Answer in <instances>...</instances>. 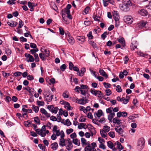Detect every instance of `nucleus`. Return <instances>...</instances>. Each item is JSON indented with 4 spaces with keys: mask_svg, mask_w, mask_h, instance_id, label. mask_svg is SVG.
Returning <instances> with one entry per match:
<instances>
[{
    "mask_svg": "<svg viewBox=\"0 0 151 151\" xmlns=\"http://www.w3.org/2000/svg\"><path fill=\"white\" fill-rule=\"evenodd\" d=\"M34 56L35 57V61L38 62L39 61V58L38 54L37 53L35 54L34 55Z\"/></svg>",
    "mask_w": 151,
    "mask_h": 151,
    "instance_id": "nucleus-51",
    "label": "nucleus"
},
{
    "mask_svg": "<svg viewBox=\"0 0 151 151\" xmlns=\"http://www.w3.org/2000/svg\"><path fill=\"white\" fill-rule=\"evenodd\" d=\"M97 97L100 99H101L104 96L103 94L101 91H99L97 94Z\"/></svg>",
    "mask_w": 151,
    "mask_h": 151,
    "instance_id": "nucleus-38",
    "label": "nucleus"
},
{
    "mask_svg": "<svg viewBox=\"0 0 151 151\" xmlns=\"http://www.w3.org/2000/svg\"><path fill=\"white\" fill-rule=\"evenodd\" d=\"M81 90V88L78 86H76L74 89L75 91L78 93H79V91H80Z\"/></svg>",
    "mask_w": 151,
    "mask_h": 151,
    "instance_id": "nucleus-64",
    "label": "nucleus"
},
{
    "mask_svg": "<svg viewBox=\"0 0 151 151\" xmlns=\"http://www.w3.org/2000/svg\"><path fill=\"white\" fill-rule=\"evenodd\" d=\"M40 111L41 113L44 115L47 118H48L50 117V114L48 113L47 111L45 110V109L42 108L40 109Z\"/></svg>",
    "mask_w": 151,
    "mask_h": 151,
    "instance_id": "nucleus-12",
    "label": "nucleus"
},
{
    "mask_svg": "<svg viewBox=\"0 0 151 151\" xmlns=\"http://www.w3.org/2000/svg\"><path fill=\"white\" fill-rule=\"evenodd\" d=\"M79 108L80 110L81 111H82L84 113H87V111L86 110V109L84 106H80Z\"/></svg>",
    "mask_w": 151,
    "mask_h": 151,
    "instance_id": "nucleus-58",
    "label": "nucleus"
},
{
    "mask_svg": "<svg viewBox=\"0 0 151 151\" xmlns=\"http://www.w3.org/2000/svg\"><path fill=\"white\" fill-rule=\"evenodd\" d=\"M24 24L22 20H20L19 22V24L18 27V28H21L23 25Z\"/></svg>",
    "mask_w": 151,
    "mask_h": 151,
    "instance_id": "nucleus-63",
    "label": "nucleus"
},
{
    "mask_svg": "<svg viewBox=\"0 0 151 151\" xmlns=\"http://www.w3.org/2000/svg\"><path fill=\"white\" fill-rule=\"evenodd\" d=\"M87 126H86V124L81 123L79 124L78 128L79 129H81L83 128L85 129L87 128Z\"/></svg>",
    "mask_w": 151,
    "mask_h": 151,
    "instance_id": "nucleus-27",
    "label": "nucleus"
},
{
    "mask_svg": "<svg viewBox=\"0 0 151 151\" xmlns=\"http://www.w3.org/2000/svg\"><path fill=\"white\" fill-rule=\"evenodd\" d=\"M63 138L64 137H60V139L59 144L61 146H63L65 145V140Z\"/></svg>",
    "mask_w": 151,
    "mask_h": 151,
    "instance_id": "nucleus-29",
    "label": "nucleus"
},
{
    "mask_svg": "<svg viewBox=\"0 0 151 151\" xmlns=\"http://www.w3.org/2000/svg\"><path fill=\"white\" fill-rule=\"evenodd\" d=\"M122 103L124 104H127L129 101V99H125L124 97H122Z\"/></svg>",
    "mask_w": 151,
    "mask_h": 151,
    "instance_id": "nucleus-47",
    "label": "nucleus"
},
{
    "mask_svg": "<svg viewBox=\"0 0 151 151\" xmlns=\"http://www.w3.org/2000/svg\"><path fill=\"white\" fill-rule=\"evenodd\" d=\"M132 5V3L129 0H123L122 5L121 9L125 12L128 11L129 10V7Z\"/></svg>",
    "mask_w": 151,
    "mask_h": 151,
    "instance_id": "nucleus-1",
    "label": "nucleus"
},
{
    "mask_svg": "<svg viewBox=\"0 0 151 151\" xmlns=\"http://www.w3.org/2000/svg\"><path fill=\"white\" fill-rule=\"evenodd\" d=\"M45 52L43 54L46 57H48L49 55L50 52L47 50H45L44 51Z\"/></svg>",
    "mask_w": 151,
    "mask_h": 151,
    "instance_id": "nucleus-57",
    "label": "nucleus"
},
{
    "mask_svg": "<svg viewBox=\"0 0 151 151\" xmlns=\"http://www.w3.org/2000/svg\"><path fill=\"white\" fill-rule=\"evenodd\" d=\"M34 121L35 122L37 123V124H40V120L37 117H35L34 118Z\"/></svg>",
    "mask_w": 151,
    "mask_h": 151,
    "instance_id": "nucleus-60",
    "label": "nucleus"
},
{
    "mask_svg": "<svg viewBox=\"0 0 151 151\" xmlns=\"http://www.w3.org/2000/svg\"><path fill=\"white\" fill-rule=\"evenodd\" d=\"M115 130L119 134H122L123 132V130L121 127L119 128V127H117L116 128H115Z\"/></svg>",
    "mask_w": 151,
    "mask_h": 151,
    "instance_id": "nucleus-24",
    "label": "nucleus"
},
{
    "mask_svg": "<svg viewBox=\"0 0 151 151\" xmlns=\"http://www.w3.org/2000/svg\"><path fill=\"white\" fill-rule=\"evenodd\" d=\"M38 51V49L37 48H36L35 49H32L30 50V52L32 54H35V52Z\"/></svg>",
    "mask_w": 151,
    "mask_h": 151,
    "instance_id": "nucleus-62",
    "label": "nucleus"
},
{
    "mask_svg": "<svg viewBox=\"0 0 151 151\" xmlns=\"http://www.w3.org/2000/svg\"><path fill=\"white\" fill-rule=\"evenodd\" d=\"M137 43L136 41H133L131 43L130 46L131 49L132 50H134L135 49L137 48Z\"/></svg>",
    "mask_w": 151,
    "mask_h": 151,
    "instance_id": "nucleus-20",
    "label": "nucleus"
},
{
    "mask_svg": "<svg viewBox=\"0 0 151 151\" xmlns=\"http://www.w3.org/2000/svg\"><path fill=\"white\" fill-rule=\"evenodd\" d=\"M76 100V102L80 104L84 105L88 102V99L86 97H82V98L80 99H77Z\"/></svg>",
    "mask_w": 151,
    "mask_h": 151,
    "instance_id": "nucleus-5",
    "label": "nucleus"
},
{
    "mask_svg": "<svg viewBox=\"0 0 151 151\" xmlns=\"http://www.w3.org/2000/svg\"><path fill=\"white\" fill-rule=\"evenodd\" d=\"M85 37L84 36H78L76 37L77 42L80 43L82 44L85 41Z\"/></svg>",
    "mask_w": 151,
    "mask_h": 151,
    "instance_id": "nucleus-15",
    "label": "nucleus"
},
{
    "mask_svg": "<svg viewBox=\"0 0 151 151\" xmlns=\"http://www.w3.org/2000/svg\"><path fill=\"white\" fill-rule=\"evenodd\" d=\"M58 114H59V115H62L63 114L65 116H66V113H65L61 109H59Z\"/></svg>",
    "mask_w": 151,
    "mask_h": 151,
    "instance_id": "nucleus-42",
    "label": "nucleus"
},
{
    "mask_svg": "<svg viewBox=\"0 0 151 151\" xmlns=\"http://www.w3.org/2000/svg\"><path fill=\"white\" fill-rule=\"evenodd\" d=\"M73 109V107L70 106L69 103L67 102V110H70Z\"/></svg>",
    "mask_w": 151,
    "mask_h": 151,
    "instance_id": "nucleus-54",
    "label": "nucleus"
},
{
    "mask_svg": "<svg viewBox=\"0 0 151 151\" xmlns=\"http://www.w3.org/2000/svg\"><path fill=\"white\" fill-rule=\"evenodd\" d=\"M107 146L110 148L113 149L114 147L113 143L111 141H109L107 142Z\"/></svg>",
    "mask_w": 151,
    "mask_h": 151,
    "instance_id": "nucleus-34",
    "label": "nucleus"
},
{
    "mask_svg": "<svg viewBox=\"0 0 151 151\" xmlns=\"http://www.w3.org/2000/svg\"><path fill=\"white\" fill-rule=\"evenodd\" d=\"M92 148L91 146H86L85 148V151H91Z\"/></svg>",
    "mask_w": 151,
    "mask_h": 151,
    "instance_id": "nucleus-49",
    "label": "nucleus"
},
{
    "mask_svg": "<svg viewBox=\"0 0 151 151\" xmlns=\"http://www.w3.org/2000/svg\"><path fill=\"white\" fill-rule=\"evenodd\" d=\"M38 146L40 149L43 151H45L46 147L45 146L43 145L42 144H39Z\"/></svg>",
    "mask_w": 151,
    "mask_h": 151,
    "instance_id": "nucleus-43",
    "label": "nucleus"
},
{
    "mask_svg": "<svg viewBox=\"0 0 151 151\" xmlns=\"http://www.w3.org/2000/svg\"><path fill=\"white\" fill-rule=\"evenodd\" d=\"M87 36L89 39H92L93 38L92 35V32L91 31H90L89 32L88 34L87 35Z\"/></svg>",
    "mask_w": 151,
    "mask_h": 151,
    "instance_id": "nucleus-52",
    "label": "nucleus"
},
{
    "mask_svg": "<svg viewBox=\"0 0 151 151\" xmlns=\"http://www.w3.org/2000/svg\"><path fill=\"white\" fill-rule=\"evenodd\" d=\"M116 91L120 93L122 91V90L121 86L119 85H117L116 86Z\"/></svg>",
    "mask_w": 151,
    "mask_h": 151,
    "instance_id": "nucleus-41",
    "label": "nucleus"
},
{
    "mask_svg": "<svg viewBox=\"0 0 151 151\" xmlns=\"http://www.w3.org/2000/svg\"><path fill=\"white\" fill-rule=\"evenodd\" d=\"M70 35V33L67 32V40L69 44L70 45H73L74 42V40Z\"/></svg>",
    "mask_w": 151,
    "mask_h": 151,
    "instance_id": "nucleus-9",
    "label": "nucleus"
},
{
    "mask_svg": "<svg viewBox=\"0 0 151 151\" xmlns=\"http://www.w3.org/2000/svg\"><path fill=\"white\" fill-rule=\"evenodd\" d=\"M51 146V148L54 150H56L58 147V144L56 142L52 144Z\"/></svg>",
    "mask_w": 151,
    "mask_h": 151,
    "instance_id": "nucleus-23",
    "label": "nucleus"
},
{
    "mask_svg": "<svg viewBox=\"0 0 151 151\" xmlns=\"http://www.w3.org/2000/svg\"><path fill=\"white\" fill-rule=\"evenodd\" d=\"M138 14L142 16H147L148 14V13L147 11L144 9H142L138 12Z\"/></svg>",
    "mask_w": 151,
    "mask_h": 151,
    "instance_id": "nucleus-11",
    "label": "nucleus"
},
{
    "mask_svg": "<svg viewBox=\"0 0 151 151\" xmlns=\"http://www.w3.org/2000/svg\"><path fill=\"white\" fill-rule=\"evenodd\" d=\"M73 142L76 145L79 146L80 145V141L77 138L73 139Z\"/></svg>",
    "mask_w": 151,
    "mask_h": 151,
    "instance_id": "nucleus-26",
    "label": "nucleus"
},
{
    "mask_svg": "<svg viewBox=\"0 0 151 151\" xmlns=\"http://www.w3.org/2000/svg\"><path fill=\"white\" fill-rule=\"evenodd\" d=\"M121 120L119 119L117 117L113 118L112 122L115 124H119L121 123Z\"/></svg>",
    "mask_w": 151,
    "mask_h": 151,
    "instance_id": "nucleus-21",
    "label": "nucleus"
},
{
    "mask_svg": "<svg viewBox=\"0 0 151 151\" xmlns=\"http://www.w3.org/2000/svg\"><path fill=\"white\" fill-rule=\"evenodd\" d=\"M61 14L62 15L63 21V22H64L65 23L66 22V8H65L64 9L62 10V12H61Z\"/></svg>",
    "mask_w": 151,
    "mask_h": 151,
    "instance_id": "nucleus-13",
    "label": "nucleus"
},
{
    "mask_svg": "<svg viewBox=\"0 0 151 151\" xmlns=\"http://www.w3.org/2000/svg\"><path fill=\"white\" fill-rule=\"evenodd\" d=\"M86 70L85 69V68H82L81 70L80 71H78V73H77V74L78 75V76H82L83 75L84 73L85 72Z\"/></svg>",
    "mask_w": 151,
    "mask_h": 151,
    "instance_id": "nucleus-28",
    "label": "nucleus"
},
{
    "mask_svg": "<svg viewBox=\"0 0 151 151\" xmlns=\"http://www.w3.org/2000/svg\"><path fill=\"white\" fill-rule=\"evenodd\" d=\"M99 72L100 73L101 75L105 77L106 78H108V75L103 69H100L99 70Z\"/></svg>",
    "mask_w": 151,
    "mask_h": 151,
    "instance_id": "nucleus-25",
    "label": "nucleus"
},
{
    "mask_svg": "<svg viewBox=\"0 0 151 151\" xmlns=\"http://www.w3.org/2000/svg\"><path fill=\"white\" fill-rule=\"evenodd\" d=\"M47 108L51 112L54 114L57 113L58 110V107H55L53 105H48Z\"/></svg>",
    "mask_w": 151,
    "mask_h": 151,
    "instance_id": "nucleus-7",
    "label": "nucleus"
},
{
    "mask_svg": "<svg viewBox=\"0 0 151 151\" xmlns=\"http://www.w3.org/2000/svg\"><path fill=\"white\" fill-rule=\"evenodd\" d=\"M113 18L115 20H119L120 17L117 11H113L112 12Z\"/></svg>",
    "mask_w": 151,
    "mask_h": 151,
    "instance_id": "nucleus-10",
    "label": "nucleus"
},
{
    "mask_svg": "<svg viewBox=\"0 0 151 151\" xmlns=\"http://www.w3.org/2000/svg\"><path fill=\"white\" fill-rule=\"evenodd\" d=\"M7 24L11 27H14L17 25L18 23L16 22L12 21L10 22H7Z\"/></svg>",
    "mask_w": 151,
    "mask_h": 151,
    "instance_id": "nucleus-19",
    "label": "nucleus"
},
{
    "mask_svg": "<svg viewBox=\"0 0 151 151\" xmlns=\"http://www.w3.org/2000/svg\"><path fill=\"white\" fill-rule=\"evenodd\" d=\"M6 53L8 55H10L11 54V50L9 49H7L5 50Z\"/></svg>",
    "mask_w": 151,
    "mask_h": 151,
    "instance_id": "nucleus-61",
    "label": "nucleus"
},
{
    "mask_svg": "<svg viewBox=\"0 0 151 151\" xmlns=\"http://www.w3.org/2000/svg\"><path fill=\"white\" fill-rule=\"evenodd\" d=\"M93 17L95 21H99L100 20V17L99 16H98L97 15H93Z\"/></svg>",
    "mask_w": 151,
    "mask_h": 151,
    "instance_id": "nucleus-46",
    "label": "nucleus"
},
{
    "mask_svg": "<svg viewBox=\"0 0 151 151\" xmlns=\"http://www.w3.org/2000/svg\"><path fill=\"white\" fill-rule=\"evenodd\" d=\"M110 127L107 126H104L103 127V129L104 131L106 132H108L110 130Z\"/></svg>",
    "mask_w": 151,
    "mask_h": 151,
    "instance_id": "nucleus-39",
    "label": "nucleus"
},
{
    "mask_svg": "<svg viewBox=\"0 0 151 151\" xmlns=\"http://www.w3.org/2000/svg\"><path fill=\"white\" fill-rule=\"evenodd\" d=\"M115 116V114L114 112L109 114L108 116V119L110 122H112L113 120L112 119Z\"/></svg>",
    "mask_w": 151,
    "mask_h": 151,
    "instance_id": "nucleus-18",
    "label": "nucleus"
},
{
    "mask_svg": "<svg viewBox=\"0 0 151 151\" xmlns=\"http://www.w3.org/2000/svg\"><path fill=\"white\" fill-rule=\"evenodd\" d=\"M137 124L134 122L132 123L131 124V127L132 128L131 129V131L133 133H134L135 131L134 128L137 127Z\"/></svg>",
    "mask_w": 151,
    "mask_h": 151,
    "instance_id": "nucleus-22",
    "label": "nucleus"
},
{
    "mask_svg": "<svg viewBox=\"0 0 151 151\" xmlns=\"http://www.w3.org/2000/svg\"><path fill=\"white\" fill-rule=\"evenodd\" d=\"M108 134L110 137L112 138H114L115 137L114 133L113 132H110Z\"/></svg>",
    "mask_w": 151,
    "mask_h": 151,
    "instance_id": "nucleus-59",
    "label": "nucleus"
},
{
    "mask_svg": "<svg viewBox=\"0 0 151 151\" xmlns=\"http://www.w3.org/2000/svg\"><path fill=\"white\" fill-rule=\"evenodd\" d=\"M24 55L25 57L26 58L25 59V60L27 61V62H32L34 61L35 59L34 58L33 56L29 54L25 53L24 54Z\"/></svg>",
    "mask_w": 151,
    "mask_h": 151,
    "instance_id": "nucleus-4",
    "label": "nucleus"
},
{
    "mask_svg": "<svg viewBox=\"0 0 151 151\" xmlns=\"http://www.w3.org/2000/svg\"><path fill=\"white\" fill-rule=\"evenodd\" d=\"M81 140L82 146L84 147L86 142V140L84 138H82L81 139Z\"/></svg>",
    "mask_w": 151,
    "mask_h": 151,
    "instance_id": "nucleus-44",
    "label": "nucleus"
},
{
    "mask_svg": "<svg viewBox=\"0 0 151 151\" xmlns=\"http://www.w3.org/2000/svg\"><path fill=\"white\" fill-rule=\"evenodd\" d=\"M22 73L21 72L17 71L14 73V75L16 77L20 76L22 74Z\"/></svg>",
    "mask_w": 151,
    "mask_h": 151,
    "instance_id": "nucleus-50",
    "label": "nucleus"
},
{
    "mask_svg": "<svg viewBox=\"0 0 151 151\" xmlns=\"http://www.w3.org/2000/svg\"><path fill=\"white\" fill-rule=\"evenodd\" d=\"M68 141V142L67 144V149L70 151V150L73 148V145L72 144V143L70 141V139L69 138L68 139L67 141Z\"/></svg>",
    "mask_w": 151,
    "mask_h": 151,
    "instance_id": "nucleus-14",
    "label": "nucleus"
},
{
    "mask_svg": "<svg viewBox=\"0 0 151 151\" xmlns=\"http://www.w3.org/2000/svg\"><path fill=\"white\" fill-rule=\"evenodd\" d=\"M118 42L121 44L122 47H124L125 46V42L124 38L123 37H120L117 39Z\"/></svg>",
    "mask_w": 151,
    "mask_h": 151,
    "instance_id": "nucleus-16",
    "label": "nucleus"
},
{
    "mask_svg": "<svg viewBox=\"0 0 151 151\" xmlns=\"http://www.w3.org/2000/svg\"><path fill=\"white\" fill-rule=\"evenodd\" d=\"M145 140L143 138H139L137 141V147L139 151H141L145 146Z\"/></svg>",
    "mask_w": 151,
    "mask_h": 151,
    "instance_id": "nucleus-2",
    "label": "nucleus"
},
{
    "mask_svg": "<svg viewBox=\"0 0 151 151\" xmlns=\"http://www.w3.org/2000/svg\"><path fill=\"white\" fill-rule=\"evenodd\" d=\"M99 91V90H95L94 88H91L90 90V92L93 95L95 96H96L97 95V94Z\"/></svg>",
    "mask_w": 151,
    "mask_h": 151,
    "instance_id": "nucleus-30",
    "label": "nucleus"
},
{
    "mask_svg": "<svg viewBox=\"0 0 151 151\" xmlns=\"http://www.w3.org/2000/svg\"><path fill=\"white\" fill-rule=\"evenodd\" d=\"M36 132L38 134L43 137L45 136L46 134H47L49 133V131L48 130H47L45 131L40 130V129H37L36 130Z\"/></svg>",
    "mask_w": 151,
    "mask_h": 151,
    "instance_id": "nucleus-6",
    "label": "nucleus"
},
{
    "mask_svg": "<svg viewBox=\"0 0 151 151\" xmlns=\"http://www.w3.org/2000/svg\"><path fill=\"white\" fill-rule=\"evenodd\" d=\"M137 53L138 55L143 57H145L147 55V54H144L141 52H137Z\"/></svg>",
    "mask_w": 151,
    "mask_h": 151,
    "instance_id": "nucleus-48",
    "label": "nucleus"
},
{
    "mask_svg": "<svg viewBox=\"0 0 151 151\" xmlns=\"http://www.w3.org/2000/svg\"><path fill=\"white\" fill-rule=\"evenodd\" d=\"M106 132L104 131L103 129L100 130V134L102 137L105 138L106 137Z\"/></svg>",
    "mask_w": 151,
    "mask_h": 151,
    "instance_id": "nucleus-37",
    "label": "nucleus"
},
{
    "mask_svg": "<svg viewBox=\"0 0 151 151\" xmlns=\"http://www.w3.org/2000/svg\"><path fill=\"white\" fill-rule=\"evenodd\" d=\"M37 103L38 105L40 106H43L44 105V102L42 101H37Z\"/></svg>",
    "mask_w": 151,
    "mask_h": 151,
    "instance_id": "nucleus-53",
    "label": "nucleus"
},
{
    "mask_svg": "<svg viewBox=\"0 0 151 151\" xmlns=\"http://www.w3.org/2000/svg\"><path fill=\"white\" fill-rule=\"evenodd\" d=\"M89 43L94 48L98 49V47L97 46L96 44L94 41H91L89 42Z\"/></svg>",
    "mask_w": 151,
    "mask_h": 151,
    "instance_id": "nucleus-31",
    "label": "nucleus"
},
{
    "mask_svg": "<svg viewBox=\"0 0 151 151\" xmlns=\"http://www.w3.org/2000/svg\"><path fill=\"white\" fill-rule=\"evenodd\" d=\"M61 70L63 71H64L66 68V65L63 64L60 67Z\"/></svg>",
    "mask_w": 151,
    "mask_h": 151,
    "instance_id": "nucleus-55",
    "label": "nucleus"
},
{
    "mask_svg": "<svg viewBox=\"0 0 151 151\" xmlns=\"http://www.w3.org/2000/svg\"><path fill=\"white\" fill-rule=\"evenodd\" d=\"M52 131L57 136H60V137H64L65 134L63 131H60L56 126H55L52 129Z\"/></svg>",
    "mask_w": 151,
    "mask_h": 151,
    "instance_id": "nucleus-3",
    "label": "nucleus"
},
{
    "mask_svg": "<svg viewBox=\"0 0 151 151\" xmlns=\"http://www.w3.org/2000/svg\"><path fill=\"white\" fill-rule=\"evenodd\" d=\"M147 24V22L146 21L142 20L139 22L137 25L139 28H142V27H145Z\"/></svg>",
    "mask_w": 151,
    "mask_h": 151,
    "instance_id": "nucleus-17",
    "label": "nucleus"
},
{
    "mask_svg": "<svg viewBox=\"0 0 151 151\" xmlns=\"http://www.w3.org/2000/svg\"><path fill=\"white\" fill-rule=\"evenodd\" d=\"M32 108L33 110L36 113H37L39 111V108L37 106H35L34 105H32Z\"/></svg>",
    "mask_w": 151,
    "mask_h": 151,
    "instance_id": "nucleus-36",
    "label": "nucleus"
},
{
    "mask_svg": "<svg viewBox=\"0 0 151 151\" xmlns=\"http://www.w3.org/2000/svg\"><path fill=\"white\" fill-rule=\"evenodd\" d=\"M113 110V107L111 106H110L108 108L106 109V111L107 113H109V114H110L113 112H112Z\"/></svg>",
    "mask_w": 151,
    "mask_h": 151,
    "instance_id": "nucleus-35",
    "label": "nucleus"
},
{
    "mask_svg": "<svg viewBox=\"0 0 151 151\" xmlns=\"http://www.w3.org/2000/svg\"><path fill=\"white\" fill-rule=\"evenodd\" d=\"M124 20L127 23L131 24L133 21V19L131 16H125L124 17Z\"/></svg>",
    "mask_w": 151,
    "mask_h": 151,
    "instance_id": "nucleus-8",
    "label": "nucleus"
},
{
    "mask_svg": "<svg viewBox=\"0 0 151 151\" xmlns=\"http://www.w3.org/2000/svg\"><path fill=\"white\" fill-rule=\"evenodd\" d=\"M53 95H52L50 96L47 95L46 97V101L47 102H50L51 101L52 98H53Z\"/></svg>",
    "mask_w": 151,
    "mask_h": 151,
    "instance_id": "nucleus-33",
    "label": "nucleus"
},
{
    "mask_svg": "<svg viewBox=\"0 0 151 151\" xmlns=\"http://www.w3.org/2000/svg\"><path fill=\"white\" fill-rule=\"evenodd\" d=\"M102 111L101 110H99L96 113L94 114H96V116L99 118L102 115Z\"/></svg>",
    "mask_w": 151,
    "mask_h": 151,
    "instance_id": "nucleus-32",
    "label": "nucleus"
},
{
    "mask_svg": "<svg viewBox=\"0 0 151 151\" xmlns=\"http://www.w3.org/2000/svg\"><path fill=\"white\" fill-rule=\"evenodd\" d=\"M106 94L107 96H109L111 94V92L110 89L106 88L105 90Z\"/></svg>",
    "mask_w": 151,
    "mask_h": 151,
    "instance_id": "nucleus-40",
    "label": "nucleus"
},
{
    "mask_svg": "<svg viewBox=\"0 0 151 151\" xmlns=\"http://www.w3.org/2000/svg\"><path fill=\"white\" fill-rule=\"evenodd\" d=\"M71 7V5L70 4H68L67 6V14L68 13H69L70 10V9Z\"/></svg>",
    "mask_w": 151,
    "mask_h": 151,
    "instance_id": "nucleus-56",
    "label": "nucleus"
},
{
    "mask_svg": "<svg viewBox=\"0 0 151 151\" xmlns=\"http://www.w3.org/2000/svg\"><path fill=\"white\" fill-rule=\"evenodd\" d=\"M39 56L40 58L42 59L43 60H46V56L43 54L40 53L39 54Z\"/></svg>",
    "mask_w": 151,
    "mask_h": 151,
    "instance_id": "nucleus-45",
    "label": "nucleus"
}]
</instances>
